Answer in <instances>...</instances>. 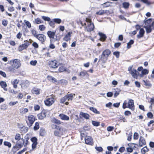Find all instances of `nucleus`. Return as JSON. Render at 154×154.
<instances>
[{"label": "nucleus", "mask_w": 154, "mask_h": 154, "mask_svg": "<svg viewBox=\"0 0 154 154\" xmlns=\"http://www.w3.org/2000/svg\"><path fill=\"white\" fill-rule=\"evenodd\" d=\"M9 64L11 66L8 67L9 71L14 72L16 69L19 68L21 66L20 61L18 59H14L12 60L9 61Z\"/></svg>", "instance_id": "obj_1"}, {"label": "nucleus", "mask_w": 154, "mask_h": 154, "mask_svg": "<svg viewBox=\"0 0 154 154\" xmlns=\"http://www.w3.org/2000/svg\"><path fill=\"white\" fill-rule=\"evenodd\" d=\"M144 27L146 29L147 33L151 32L152 29H154V21H152L151 19H149L145 22Z\"/></svg>", "instance_id": "obj_2"}, {"label": "nucleus", "mask_w": 154, "mask_h": 154, "mask_svg": "<svg viewBox=\"0 0 154 154\" xmlns=\"http://www.w3.org/2000/svg\"><path fill=\"white\" fill-rule=\"evenodd\" d=\"M56 32L48 31L47 32V35L50 38V41L51 42H54L57 41H59L60 38H58L57 36L56 35Z\"/></svg>", "instance_id": "obj_3"}, {"label": "nucleus", "mask_w": 154, "mask_h": 154, "mask_svg": "<svg viewBox=\"0 0 154 154\" xmlns=\"http://www.w3.org/2000/svg\"><path fill=\"white\" fill-rule=\"evenodd\" d=\"M111 53V52L108 49L105 50L103 52L100 60L103 63H105L108 60V58Z\"/></svg>", "instance_id": "obj_4"}, {"label": "nucleus", "mask_w": 154, "mask_h": 154, "mask_svg": "<svg viewBox=\"0 0 154 154\" xmlns=\"http://www.w3.org/2000/svg\"><path fill=\"white\" fill-rule=\"evenodd\" d=\"M127 102L126 101H125L124 102L122 108L124 109L128 107L129 109H131V110H133L134 109V101L132 100H129L128 103V106H127Z\"/></svg>", "instance_id": "obj_5"}, {"label": "nucleus", "mask_w": 154, "mask_h": 154, "mask_svg": "<svg viewBox=\"0 0 154 154\" xmlns=\"http://www.w3.org/2000/svg\"><path fill=\"white\" fill-rule=\"evenodd\" d=\"M66 131V130L65 128L59 126L57 130L54 131V134L56 136L60 137L61 136L65 133Z\"/></svg>", "instance_id": "obj_6"}, {"label": "nucleus", "mask_w": 154, "mask_h": 154, "mask_svg": "<svg viewBox=\"0 0 154 154\" xmlns=\"http://www.w3.org/2000/svg\"><path fill=\"white\" fill-rule=\"evenodd\" d=\"M25 143V140L22 137L20 140L17 141L16 143L17 145L14 146L13 147V149H17V148H18L17 149L19 150L20 149L22 148L23 145L24 146Z\"/></svg>", "instance_id": "obj_7"}, {"label": "nucleus", "mask_w": 154, "mask_h": 154, "mask_svg": "<svg viewBox=\"0 0 154 154\" xmlns=\"http://www.w3.org/2000/svg\"><path fill=\"white\" fill-rule=\"evenodd\" d=\"M81 136L82 137L81 139L82 140L83 137H85V143L91 145H92L93 144V142L92 138L90 136H86L85 137V135L83 133H81Z\"/></svg>", "instance_id": "obj_8"}, {"label": "nucleus", "mask_w": 154, "mask_h": 154, "mask_svg": "<svg viewBox=\"0 0 154 154\" xmlns=\"http://www.w3.org/2000/svg\"><path fill=\"white\" fill-rule=\"evenodd\" d=\"M35 120V117L32 115L29 116L27 119L26 120V122L28 126L29 127L31 126Z\"/></svg>", "instance_id": "obj_9"}, {"label": "nucleus", "mask_w": 154, "mask_h": 154, "mask_svg": "<svg viewBox=\"0 0 154 154\" xmlns=\"http://www.w3.org/2000/svg\"><path fill=\"white\" fill-rule=\"evenodd\" d=\"M45 105L48 106H51L54 102V98L51 97L48 98L44 101Z\"/></svg>", "instance_id": "obj_10"}, {"label": "nucleus", "mask_w": 154, "mask_h": 154, "mask_svg": "<svg viewBox=\"0 0 154 154\" xmlns=\"http://www.w3.org/2000/svg\"><path fill=\"white\" fill-rule=\"evenodd\" d=\"M29 45V42L27 41H25L24 43L19 46L18 48V50L21 51L27 48Z\"/></svg>", "instance_id": "obj_11"}, {"label": "nucleus", "mask_w": 154, "mask_h": 154, "mask_svg": "<svg viewBox=\"0 0 154 154\" xmlns=\"http://www.w3.org/2000/svg\"><path fill=\"white\" fill-rule=\"evenodd\" d=\"M49 65L50 67L53 68H56L58 66L57 61L54 60L49 61Z\"/></svg>", "instance_id": "obj_12"}, {"label": "nucleus", "mask_w": 154, "mask_h": 154, "mask_svg": "<svg viewBox=\"0 0 154 154\" xmlns=\"http://www.w3.org/2000/svg\"><path fill=\"white\" fill-rule=\"evenodd\" d=\"M36 38L41 41L42 44L45 42L46 39V36L42 34H38Z\"/></svg>", "instance_id": "obj_13"}, {"label": "nucleus", "mask_w": 154, "mask_h": 154, "mask_svg": "<svg viewBox=\"0 0 154 154\" xmlns=\"http://www.w3.org/2000/svg\"><path fill=\"white\" fill-rule=\"evenodd\" d=\"M130 73L131 75L133 77L136 79L137 78L138 76L140 75L139 72L134 69H132L130 72Z\"/></svg>", "instance_id": "obj_14"}, {"label": "nucleus", "mask_w": 154, "mask_h": 154, "mask_svg": "<svg viewBox=\"0 0 154 154\" xmlns=\"http://www.w3.org/2000/svg\"><path fill=\"white\" fill-rule=\"evenodd\" d=\"M143 84L146 86V88H149L151 87L152 85L149 81L143 80Z\"/></svg>", "instance_id": "obj_15"}, {"label": "nucleus", "mask_w": 154, "mask_h": 154, "mask_svg": "<svg viewBox=\"0 0 154 154\" xmlns=\"http://www.w3.org/2000/svg\"><path fill=\"white\" fill-rule=\"evenodd\" d=\"M46 112L45 110L42 111V112L38 115V119H43L46 116Z\"/></svg>", "instance_id": "obj_16"}, {"label": "nucleus", "mask_w": 154, "mask_h": 154, "mask_svg": "<svg viewBox=\"0 0 154 154\" xmlns=\"http://www.w3.org/2000/svg\"><path fill=\"white\" fill-rule=\"evenodd\" d=\"M94 24L92 23H90L88 24V26L86 27L87 31L88 32H90L93 30L94 28Z\"/></svg>", "instance_id": "obj_17"}, {"label": "nucleus", "mask_w": 154, "mask_h": 154, "mask_svg": "<svg viewBox=\"0 0 154 154\" xmlns=\"http://www.w3.org/2000/svg\"><path fill=\"white\" fill-rule=\"evenodd\" d=\"M59 116L60 117V118L62 120L68 121L69 119V117L68 116L63 114H60L59 115Z\"/></svg>", "instance_id": "obj_18"}, {"label": "nucleus", "mask_w": 154, "mask_h": 154, "mask_svg": "<svg viewBox=\"0 0 154 154\" xmlns=\"http://www.w3.org/2000/svg\"><path fill=\"white\" fill-rule=\"evenodd\" d=\"M72 33V32H69L63 38V40L67 42L70 39V37H71V34Z\"/></svg>", "instance_id": "obj_19"}, {"label": "nucleus", "mask_w": 154, "mask_h": 154, "mask_svg": "<svg viewBox=\"0 0 154 154\" xmlns=\"http://www.w3.org/2000/svg\"><path fill=\"white\" fill-rule=\"evenodd\" d=\"M145 140L143 137L141 136L139 139V146H142L143 145L146 144Z\"/></svg>", "instance_id": "obj_20"}, {"label": "nucleus", "mask_w": 154, "mask_h": 154, "mask_svg": "<svg viewBox=\"0 0 154 154\" xmlns=\"http://www.w3.org/2000/svg\"><path fill=\"white\" fill-rule=\"evenodd\" d=\"M144 32L145 31L143 29H140L139 32V34L137 35V37L138 38L142 37L143 36Z\"/></svg>", "instance_id": "obj_21"}, {"label": "nucleus", "mask_w": 154, "mask_h": 154, "mask_svg": "<svg viewBox=\"0 0 154 154\" xmlns=\"http://www.w3.org/2000/svg\"><path fill=\"white\" fill-rule=\"evenodd\" d=\"M40 89L34 88L32 90V93L34 94H40Z\"/></svg>", "instance_id": "obj_22"}, {"label": "nucleus", "mask_w": 154, "mask_h": 154, "mask_svg": "<svg viewBox=\"0 0 154 154\" xmlns=\"http://www.w3.org/2000/svg\"><path fill=\"white\" fill-rule=\"evenodd\" d=\"M51 122L57 125H60L61 124V122L59 120L56 119L55 118H52L51 119Z\"/></svg>", "instance_id": "obj_23"}, {"label": "nucleus", "mask_w": 154, "mask_h": 154, "mask_svg": "<svg viewBox=\"0 0 154 154\" xmlns=\"http://www.w3.org/2000/svg\"><path fill=\"white\" fill-rule=\"evenodd\" d=\"M98 34L100 37V40L102 41H104L105 40L106 37L105 35L100 32H99Z\"/></svg>", "instance_id": "obj_24"}, {"label": "nucleus", "mask_w": 154, "mask_h": 154, "mask_svg": "<svg viewBox=\"0 0 154 154\" xmlns=\"http://www.w3.org/2000/svg\"><path fill=\"white\" fill-rule=\"evenodd\" d=\"M106 10H100L99 11L96 13V14L99 15H102L106 13Z\"/></svg>", "instance_id": "obj_25"}, {"label": "nucleus", "mask_w": 154, "mask_h": 154, "mask_svg": "<svg viewBox=\"0 0 154 154\" xmlns=\"http://www.w3.org/2000/svg\"><path fill=\"white\" fill-rule=\"evenodd\" d=\"M88 74L87 72L85 71H84L81 72L79 75L83 77L87 75Z\"/></svg>", "instance_id": "obj_26"}, {"label": "nucleus", "mask_w": 154, "mask_h": 154, "mask_svg": "<svg viewBox=\"0 0 154 154\" xmlns=\"http://www.w3.org/2000/svg\"><path fill=\"white\" fill-rule=\"evenodd\" d=\"M80 115L86 119H88L89 118V115L87 113H85L83 112H81Z\"/></svg>", "instance_id": "obj_27"}, {"label": "nucleus", "mask_w": 154, "mask_h": 154, "mask_svg": "<svg viewBox=\"0 0 154 154\" xmlns=\"http://www.w3.org/2000/svg\"><path fill=\"white\" fill-rule=\"evenodd\" d=\"M75 94H67L66 95V96H67V97L66 98V99L68 100L69 101V100H72L73 98V96L75 95Z\"/></svg>", "instance_id": "obj_28"}, {"label": "nucleus", "mask_w": 154, "mask_h": 154, "mask_svg": "<svg viewBox=\"0 0 154 154\" xmlns=\"http://www.w3.org/2000/svg\"><path fill=\"white\" fill-rule=\"evenodd\" d=\"M141 72L142 74L140 75V76L141 77H143V75L148 74L149 72V71L146 69H144L142 70Z\"/></svg>", "instance_id": "obj_29"}, {"label": "nucleus", "mask_w": 154, "mask_h": 154, "mask_svg": "<svg viewBox=\"0 0 154 154\" xmlns=\"http://www.w3.org/2000/svg\"><path fill=\"white\" fill-rule=\"evenodd\" d=\"M28 111V110L26 108H22L20 109V112L21 113L24 114L27 112Z\"/></svg>", "instance_id": "obj_30"}, {"label": "nucleus", "mask_w": 154, "mask_h": 154, "mask_svg": "<svg viewBox=\"0 0 154 154\" xmlns=\"http://www.w3.org/2000/svg\"><path fill=\"white\" fill-rule=\"evenodd\" d=\"M19 82V80H17V79H15L12 82V83L13 85V86L14 88H17V84Z\"/></svg>", "instance_id": "obj_31"}, {"label": "nucleus", "mask_w": 154, "mask_h": 154, "mask_svg": "<svg viewBox=\"0 0 154 154\" xmlns=\"http://www.w3.org/2000/svg\"><path fill=\"white\" fill-rule=\"evenodd\" d=\"M47 78L49 80L52 81V82H55L57 81L56 79L51 76H48Z\"/></svg>", "instance_id": "obj_32"}, {"label": "nucleus", "mask_w": 154, "mask_h": 154, "mask_svg": "<svg viewBox=\"0 0 154 154\" xmlns=\"http://www.w3.org/2000/svg\"><path fill=\"white\" fill-rule=\"evenodd\" d=\"M114 90H115V93L114 95V97H116L119 95L121 91L120 89H119L117 88H116V89H114Z\"/></svg>", "instance_id": "obj_33"}, {"label": "nucleus", "mask_w": 154, "mask_h": 154, "mask_svg": "<svg viewBox=\"0 0 154 154\" xmlns=\"http://www.w3.org/2000/svg\"><path fill=\"white\" fill-rule=\"evenodd\" d=\"M90 109L94 113L97 114H100V112L97 110L95 108L93 107H90Z\"/></svg>", "instance_id": "obj_34"}, {"label": "nucleus", "mask_w": 154, "mask_h": 154, "mask_svg": "<svg viewBox=\"0 0 154 154\" xmlns=\"http://www.w3.org/2000/svg\"><path fill=\"white\" fill-rule=\"evenodd\" d=\"M134 43V41L132 40H131L129 42L127 43V48H130L131 47V45H132Z\"/></svg>", "instance_id": "obj_35"}, {"label": "nucleus", "mask_w": 154, "mask_h": 154, "mask_svg": "<svg viewBox=\"0 0 154 154\" xmlns=\"http://www.w3.org/2000/svg\"><path fill=\"white\" fill-rule=\"evenodd\" d=\"M25 143L24 144V146H27L28 144V140L29 139V138L28 136V135H26L25 137Z\"/></svg>", "instance_id": "obj_36"}, {"label": "nucleus", "mask_w": 154, "mask_h": 154, "mask_svg": "<svg viewBox=\"0 0 154 154\" xmlns=\"http://www.w3.org/2000/svg\"><path fill=\"white\" fill-rule=\"evenodd\" d=\"M24 22L25 23L26 26L29 28H30L31 27V25L30 23L28 21L26 20H24Z\"/></svg>", "instance_id": "obj_37"}, {"label": "nucleus", "mask_w": 154, "mask_h": 154, "mask_svg": "<svg viewBox=\"0 0 154 154\" xmlns=\"http://www.w3.org/2000/svg\"><path fill=\"white\" fill-rule=\"evenodd\" d=\"M148 149L146 146H145L141 149V152L143 154H145V153L148 151Z\"/></svg>", "instance_id": "obj_38"}, {"label": "nucleus", "mask_w": 154, "mask_h": 154, "mask_svg": "<svg viewBox=\"0 0 154 154\" xmlns=\"http://www.w3.org/2000/svg\"><path fill=\"white\" fill-rule=\"evenodd\" d=\"M58 71L60 72H62L66 71V68L64 66H61L59 68Z\"/></svg>", "instance_id": "obj_39"}, {"label": "nucleus", "mask_w": 154, "mask_h": 154, "mask_svg": "<svg viewBox=\"0 0 154 154\" xmlns=\"http://www.w3.org/2000/svg\"><path fill=\"white\" fill-rule=\"evenodd\" d=\"M129 3L128 2H124L122 4L123 7L125 8H128L129 6Z\"/></svg>", "instance_id": "obj_40"}, {"label": "nucleus", "mask_w": 154, "mask_h": 154, "mask_svg": "<svg viewBox=\"0 0 154 154\" xmlns=\"http://www.w3.org/2000/svg\"><path fill=\"white\" fill-rule=\"evenodd\" d=\"M92 125L95 126H98L100 125V122H99L95 121H92Z\"/></svg>", "instance_id": "obj_41"}, {"label": "nucleus", "mask_w": 154, "mask_h": 154, "mask_svg": "<svg viewBox=\"0 0 154 154\" xmlns=\"http://www.w3.org/2000/svg\"><path fill=\"white\" fill-rule=\"evenodd\" d=\"M21 138V135L19 134H17L15 137V139L17 141L20 140Z\"/></svg>", "instance_id": "obj_42"}, {"label": "nucleus", "mask_w": 154, "mask_h": 154, "mask_svg": "<svg viewBox=\"0 0 154 154\" xmlns=\"http://www.w3.org/2000/svg\"><path fill=\"white\" fill-rule=\"evenodd\" d=\"M4 144L6 146H8L9 148H11V143L8 141H5L4 142Z\"/></svg>", "instance_id": "obj_43"}, {"label": "nucleus", "mask_w": 154, "mask_h": 154, "mask_svg": "<svg viewBox=\"0 0 154 154\" xmlns=\"http://www.w3.org/2000/svg\"><path fill=\"white\" fill-rule=\"evenodd\" d=\"M0 85H1V86H2V88H3L5 90H6L5 88L7 86V84H6V82H2L0 83Z\"/></svg>", "instance_id": "obj_44"}, {"label": "nucleus", "mask_w": 154, "mask_h": 154, "mask_svg": "<svg viewBox=\"0 0 154 154\" xmlns=\"http://www.w3.org/2000/svg\"><path fill=\"white\" fill-rule=\"evenodd\" d=\"M39 128V124L37 122L35 124V125L33 129L34 130H36L38 129Z\"/></svg>", "instance_id": "obj_45"}, {"label": "nucleus", "mask_w": 154, "mask_h": 154, "mask_svg": "<svg viewBox=\"0 0 154 154\" xmlns=\"http://www.w3.org/2000/svg\"><path fill=\"white\" fill-rule=\"evenodd\" d=\"M46 28L45 26L43 25H40L39 26V29L41 31H44Z\"/></svg>", "instance_id": "obj_46"}, {"label": "nucleus", "mask_w": 154, "mask_h": 154, "mask_svg": "<svg viewBox=\"0 0 154 154\" xmlns=\"http://www.w3.org/2000/svg\"><path fill=\"white\" fill-rule=\"evenodd\" d=\"M141 1L143 3L146 4L147 5H149L151 4V3L148 1V0H141Z\"/></svg>", "instance_id": "obj_47"}, {"label": "nucleus", "mask_w": 154, "mask_h": 154, "mask_svg": "<svg viewBox=\"0 0 154 154\" xmlns=\"http://www.w3.org/2000/svg\"><path fill=\"white\" fill-rule=\"evenodd\" d=\"M35 22L37 24H39L41 23H42L43 21L41 20L39 18H37L35 20Z\"/></svg>", "instance_id": "obj_48"}, {"label": "nucleus", "mask_w": 154, "mask_h": 154, "mask_svg": "<svg viewBox=\"0 0 154 154\" xmlns=\"http://www.w3.org/2000/svg\"><path fill=\"white\" fill-rule=\"evenodd\" d=\"M53 20L54 22L58 24H60L62 21L59 18L54 19Z\"/></svg>", "instance_id": "obj_49"}, {"label": "nucleus", "mask_w": 154, "mask_h": 154, "mask_svg": "<svg viewBox=\"0 0 154 154\" xmlns=\"http://www.w3.org/2000/svg\"><path fill=\"white\" fill-rule=\"evenodd\" d=\"M42 19H43L45 21H50L51 20L50 18L48 17L45 16H42Z\"/></svg>", "instance_id": "obj_50"}, {"label": "nucleus", "mask_w": 154, "mask_h": 154, "mask_svg": "<svg viewBox=\"0 0 154 154\" xmlns=\"http://www.w3.org/2000/svg\"><path fill=\"white\" fill-rule=\"evenodd\" d=\"M51 126L52 129H56V130H57L59 127V126H58L54 124L51 125Z\"/></svg>", "instance_id": "obj_51"}, {"label": "nucleus", "mask_w": 154, "mask_h": 154, "mask_svg": "<svg viewBox=\"0 0 154 154\" xmlns=\"http://www.w3.org/2000/svg\"><path fill=\"white\" fill-rule=\"evenodd\" d=\"M31 32L33 36L35 37V38L38 35V34H37L36 33V31L34 29H32L31 30Z\"/></svg>", "instance_id": "obj_52"}, {"label": "nucleus", "mask_w": 154, "mask_h": 154, "mask_svg": "<svg viewBox=\"0 0 154 154\" xmlns=\"http://www.w3.org/2000/svg\"><path fill=\"white\" fill-rule=\"evenodd\" d=\"M67 97L65 96L64 97L62 98L60 101V102L61 103H63L65 102L66 101L67 99H66Z\"/></svg>", "instance_id": "obj_53"}, {"label": "nucleus", "mask_w": 154, "mask_h": 154, "mask_svg": "<svg viewBox=\"0 0 154 154\" xmlns=\"http://www.w3.org/2000/svg\"><path fill=\"white\" fill-rule=\"evenodd\" d=\"M2 24L5 26H6L8 24V21L7 20H2Z\"/></svg>", "instance_id": "obj_54"}, {"label": "nucleus", "mask_w": 154, "mask_h": 154, "mask_svg": "<svg viewBox=\"0 0 154 154\" xmlns=\"http://www.w3.org/2000/svg\"><path fill=\"white\" fill-rule=\"evenodd\" d=\"M101 5H102L104 8L110 6V3L108 2L104 3Z\"/></svg>", "instance_id": "obj_55"}, {"label": "nucleus", "mask_w": 154, "mask_h": 154, "mask_svg": "<svg viewBox=\"0 0 154 154\" xmlns=\"http://www.w3.org/2000/svg\"><path fill=\"white\" fill-rule=\"evenodd\" d=\"M37 63V61L36 60H32L30 61V63L31 65L35 66Z\"/></svg>", "instance_id": "obj_56"}, {"label": "nucleus", "mask_w": 154, "mask_h": 154, "mask_svg": "<svg viewBox=\"0 0 154 154\" xmlns=\"http://www.w3.org/2000/svg\"><path fill=\"white\" fill-rule=\"evenodd\" d=\"M31 141L33 143H37V138L35 137H32L31 139Z\"/></svg>", "instance_id": "obj_57"}, {"label": "nucleus", "mask_w": 154, "mask_h": 154, "mask_svg": "<svg viewBox=\"0 0 154 154\" xmlns=\"http://www.w3.org/2000/svg\"><path fill=\"white\" fill-rule=\"evenodd\" d=\"M18 103V101H15V102H10L9 103V105L10 106H14L16 104Z\"/></svg>", "instance_id": "obj_58"}, {"label": "nucleus", "mask_w": 154, "mask_h": 154, "mask_svg": "<svg viewBox=\"0 0 154 154\" xmlns=\"http://www.w3.org/2000/svg\"><path fill=\"white\" fill-rule=\"evenodd\" d=\"M54 22L52 21H50L49 23V24L50 26H51V27L54 28Z\"/></svg>", "instance_id": "obj_59"}, {"label": "nucleus", "mask_w": 154, "mask_h": 154, "mask_svg": "<svg viewBox=\"0 0 154 154\" xmlns=\"http://www.w3.org/2000/svg\"><path fill=\"white\" fill-rule=\"evenodd\" d=\"M150 100L148 101V102L150 103L151 105H153L154 104V99L153 98H150Z\"/></svg>", "instance_id": "obj_60"}, {"label": "nucleus", "mask_w": 154, "mask_h": 154, "mask_svg": "<svg viewBox=\"0 0 154 154\" xmlns=\"http://www.w3.org/2000/svg\"><path fill=\"white\" fill-rule=\"evenodd\" d=\"M22 33H21L20 32H19L16 35L17 38L18 39H20L22 35Z\"/></svg>", "instance_id": "obj_61"}, {"label": "nucleus", "mask_w": 154, "mask_h": 154, "mask_svg": "<svg viewBox=\"0 0 154 154\" xmlns=\"http://www.w3.org/2000/svg\"><path fill=\"white\" fill-rule=\"evenodd\" d=\"M113 54L115 55L116 57L117 58H119V52L118 51L114 52L113 53Z\"/></svg>", "instance_id": "obj_62"}, {"label": "nucleus", "mask_w": 154, "mask_h": 154, "mask_svg": "<svg viewBox=\"0 0 154 154\" xmlns=\"http://www.w3.org/2000/svg\"><path fill=\"white\" fill-rule=\"evenodd\" d=\"M119 119L121 120H122L123 122H126L127 121L125 118L122 116H120L119 117Z\"/></svg>", "instance_id": "obj_63"}, {"label": "nucleus", "mask_w": 154, "mask_h": 154, "mask_svg": "<svg viewBox=\"0 0 154 154\" xmlns=\"http://www.w3.org/2000/svg\"><path fill=\"white\" fill-rule=\"evenodd\" d=\"M95 148L97 151L99 152H101L103 150L102 148L101 147H96Z\"/></svg>", "instance_id": "obj_64"}]
</instances>
